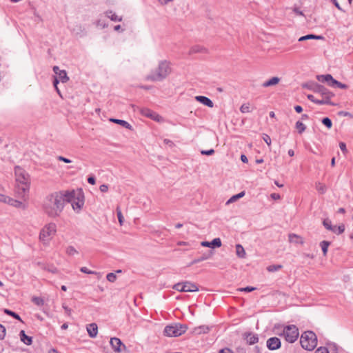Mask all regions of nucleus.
I'll return each instance as SVG.
<instances>
[{"label": "nucleus", "mask_w": 353, "mask_h": 353, "mask_svg": "<svg viewBox=\"0 0 353 353\" xmlns=\"http://www.w3.org/2000/svg\"><path fill=\"white\" fill-rule=\"evenodd\" d=\"M323 223L327 230L330 231L333 230L334 226L332 225L331 221L329 219H325Z\"/></svg>", "instance_id": "nucleus-41"}, {"label": "nucleus", "mask_w": 353, "mask_h": 353, "mask_svg": "<svg viewBox=\"0 0 353 353\" xmlns=\"http://www.w3.org/2000/svg\"><path fill=\"white\" fill-rule=\"evenodd\" d=\"M344 230H345V226H344V225L342 224L339 226L334 225L332 232L337 234H342L344 232Z\"/></svg>", "instance_id": "nucleus-35"}, {"label": "nucleus", "mask_w": 353, "mask_h": 353, "mask_svg": "<svg viewBox=\"0 0 353 353\" xmlns=\"http://www.w3.org/2000/svg\"><path fill=\"white\" fill-rule=\"evenodd\" d=\"M267 347L270 350H275L281 347V341L277 337H272L267 341Z\"/></svg>", "instance_id": "nucleus-12"}, {"label": "nucleus", "mask_w": 353, "mask_h": 353, "mask_svg": "<svg viewBox=\"0 0 353 353\" xmlns=\"http://www.w3.org/2000/svg\"><path fill=\"white\" fill-rule=\"evenodd\" d=\"M295 127L299 134H302L306 129L305 125L300 121H296Z\"/></svg>", "instance_id": "nucleus-32"}, {"label": "nucleus", "mask_w": 353, "mask_h": 353, "mask_svg": "<svg viewBox=\"0 0 353 353\" xmlns=\"http://www.w3.org/2000/svg\"><path fill=\"white\" fill-rule=\"evenodd\" d=\"M183 292H197L199 290L197 285L194 283L190 281H185L183 282Z\"/></svg>", "instance_id": "nucleus-15"}, {"label": "nucleus", "mask_w": 353, "mask_h": 353, "mask_svg": "<svg viewBox=\"0 0 353 353\" xmlns=\"http://www.w3.org/2000/svg\"><path fill=\"white\" fill-rule=\"evenodd\" d=\"M172 72L170 62L161 61L158 66L146 77V79L151 81H161L167 78Z\"/></svg>", "instance_id": "nucleus-2"}, {"label": "nucleus", "mask_w": 353, "mask_h": 353, "mask_svg": "<svg viewBox=\"0 0 353 353\" xmlns=\"http://www.w3.org/2000/svg\"><path fill=\"white\" fill-rule=\"evenodd\" d=\"M271 198L274 200H279L281 199V196L279 194L277 193H272L271 194Z\"/></svg>", "instance_id": "nucleus-61"}, {"label": "nucleus", "mask_w": 353, "mask_h": 353, "mask_svg": "<svg viewBox=\"0 0 353 353\" xmlns=\"http://www.w3.org/2000/svg\"><path fill=\"white\" fill-rule=\"evenodd\" d=\"M240 110L242 113H248L250 112V107L249 103H244L243 104Z\"/></svg>", "instance_id": "nucleus-40"}, {"label": "nucleus", "mask_w": 353, "mask_h": 353, "mask_svg": "<svg viewBox=\"0 0 353 353\" xmlns=\"http://www.w3.org/2000/svg\"><path fill=\"white\" fill-rule=\"evenodd\" d=\"M195 99L203 103V105L209 107V108H212L214 106V103L208 97H204V96H196L195 97Z\"/></svg>", "instance_id": "nucleus-18"}, {"label": "nucleus", "mask_w": 353, "mask_h": 353, "mask_svg": "<svg viewBox=\"0 0 353 353\" xmlns=\"http://www.w3.org/2000/svg\"><path fill=\"white\" fill-rule=\"evenodd\" d=\"M58 160L61 161H63V162H65L66 163H69L71 162V160L67 159V158H65L63 157H61V156H59L57 157Z\"/></svg>", "instance_id": "nucleus-60"}, {"label": "nucleus", "mask_w": 353, "mask_h": 353, "mask_svg": "<svg viewBox=\"0 0 353 353\" xmlns=\"http://www.w3.org/2000/svg\"><path fill=\"white\" fill-rule=\"evenodd\" d=\"M68 193L71 194L72 196H70V199H65V202L71 203L73 210L79 212L84 204L83 196L79 193L77 196L74 191H68Z\"/></svg>", "instance_id": "nucleus-8"}, {"label": "nucleus", "mask_w": 353, "mask_h": 353, "mask_svg": "<svg viewBox=\"0 0 353 353\" xmlns=\"http://www.w3.org/2000/svg\"><path fill=\"white\" fill-rule=\"evenodd\" d=\"M315 188L320 194H324L327 190L326 185L321 182L316 183Z\"/></svg>", "instance_id": "nucleus-29"}, {"label": "nucleus", "mask_w": 353, "mask_h": 353, "mask_svg": "<svg viewBox=\"0 0 353 353\" xmlns=\"http://www.w3.org/2000/svg\"><path fill=\"white\" fill-rule=\"evenodd\" d=\"M99 190L102 192H106L108 190V186L106 184L101 185L99 187Z\"/></svg>", "instance_id": "nucleus-57"}, {"label": "nucleus", "mask_w": 353, "mask_h": 353, "mask_svg": "<svg viewBox=\"0 0 353 353\" xmlns=\"http://www.w3.org/2000/svg\"><path fill=\"white\" fill-rule=\"evenodd\" d=\"M173 288L179 292H183V283H178L173 286Z\"/></svg>", "instance_id": "nucleus-51"}, {"label": "nucleus", "mask_w": 353, "mask_h": 353, "mask_svg": "<svg viewBox=\"0 0 353 353\" xmlns=\"http://www.w3.org/2000/svg\"><path fill=\"white\" fill-rule=\"evenodd\" d=\"M107 280L111 283H113L117 279V276L114 273H108L106 276Z\"/></svg>", "instance_id": "nucleus-45"}, {"label": "nucleus", "mask_w": 353, "mask_h": 353, "mask_svg": "<svg viewBox=\"0 0 353 353\" xmlns=\"http://www.w3.org/2000/svg\"><path fill=\"white\" fill-rule=\"evenodd\" d=\"M110 343L112 348L114 350L115 352H121L123 349H126L125 345L121 342V341L119 338H111Z\"/></svg>", "instance_id": "nucleus-10"}, {"label": "nucleus", "mask_w": 353, "mask_h": 353, "mask_svg": "<svg viewBox=\"0 0 353 353\" xmlns=\"http://www.w3.org/2000/svg\"><path fill=\"white\" fill-rule=\"evenodd\" d=\"M330 245V242L327 241H323L320 243V246L322 249V252L324 256L327 255L328 247Z\"/></svg>", "instance_id": "nucleus-30"}, {"label": "nucleus", "mask_w": 353, "mask_h": 353, "mask_svg": "<svg viewBox=\"0 0 353 353\" xmlns=\"http://www.w3.org/2000/svg\"><path fill=\"white\" fill-rule=\"evenodd\" d=\"M87 331L91 338L96 337L98 333L97 325L94 323L89 324L87 326Z\"/></svg>", "instance_id": "nucleus-17"}, {"label": "nucleus", "mask_w": 353, "mask_h": 353, "mask_svg": "<svg viewBox=\"0 0 353 353\" xmlns=\"http://www.w3.org/2000/svg\"><path fill=\"white\" fill-rule=\"evenodd\" d=\"M6 334V329L5 327L0 324V339H3Z\"/></svg>", "instance_id": "nucleus-53"}, {"label": "nucleus", "mask_w": 353, "mask_h": 353, "mask_svg": "<svg viewBox=\"0 0 353 353\" xmlns=\"http://www.w3.org/2000/svg\"><path fill=\"white\" fill-rule=\"evenodd\" d=\"M7 204L10 205L12 206L16 207V208H21L23 206V203L21 201H19L17 200H15L12 198H10L8 196L7 200Z\"/></svg>", "instance_id": "nucleus-26"}, {"label": "nucleus", "mask_w": 353, "mask_h": 353, "mask_svg": "<svg viewBox=\"0 0 353 353\" xmlns=\"http://www.w3.org/2000/svg\"><path fill=\"white\" fill-rule=\"evenodd\" d=\"M57 77H57V78L58 79L59 81H61L63 83H65L69 80V78L67 75L65 70H62L61 72H59Z\"/></svg>", "instance_id": "nucleus-28"}, {"label": "nucleus", "mask_w": 353, "mask_h": 353, "mask_svg": "<svg viewBox=\"0 0 353 353\" xmlns=\"http://www.w3.org/2000/svg\"><path fill=\"white\" fill-rule=\"evenodd\" d=\"M20 338L22 342H23L26 345H31L32 343V337L28 336L26 334L25 332L23 330H21L20 332Z\"/></svg>", "instance_id": "nucleus-21"}, {"label": "nucleus", "mask_w": 353, "mask_h": 353, "mask_svg": "<svg viewBox=\"0 0 353 353\" xmlns=\"http://www.w3.org/2000/svg\"><path fill=\"white\" fill-rule=\"evenodd\" d=\"M201 245L203 247L208 248H219L221 246V241L219 238L214 239L211 242L202 241Z\"/></svg>", "instance_id": "nucleus-14"}, {"label": "nucleus", "mask_w": 353, "mask_h": 353, "mask_svg": "<svg viewBox=\"0 0 353 353\" xmlns=\"http://www.w3.org/2000/svg\"><path fill=\"white\" fill-rule=\"evenodd\" d=\"M245 195V192L243 191L237 194L232 196L227 202L226 204L228 205L231 203L236 201L239 199L242 198Z\"/></svg>", "instance_id": "nucleus-31"}, {"label": "nucleus", "mask_w": 353, "mask_h": 353, "mask_svg": "<svg viewBox=\"0 0 353 353\" xmlns=\"http://www.w3.org/2000/svg\"><path fill=\"white\" fill-rule=\"evenodd\" d=\"M110 121L113 123L119 124V125L125 127L127 129H130V130L132 129L131 125L124 120L117 119H110Z\"/></svg>", "instance_id": "nucleus-23"}, {"label": "nucleus", "mask_w": 353, "mask_h": 353, "mask_svg": "<svg viewBox=\"0 0 353 353\" xmlns=\"http://www.w3.org/2000/svg\"><path fill=\"white\" fill-rule=\"evenodd\" d=\"M4 312L6 314H7L14 317V319L21 321V319L20 316L17 313H15V312H12L11 310H9L8 309H5L4 310Z\"/></svg>", "instance_id": "nucleus-38"}, {"label": "nucleus", "mask_w": 353, "mask_h": 353, "mask_svg": "<svg viewBox=\"0 0 353 353\" xmlns=\"http://www.w3.org/2000/svg\"><path fill=\"white\" fill-rule=\"evenodd\" d=\"M315 103L316 104H332L330 101V99H327L325 98H322V99H316Z\"/></svg>", "instance_id": "nucleus-44"}, {"label": "nucleus", "mask_w": 353, "mask_h": 353, "mask_svg": "<svg viewBox=\"0 0 353 353\" xmlns=\"http://www.w3.org/2000/svg\"><path fill=\"white\" fill-rule=\"evenodd\" d=\"M314 92L321 95L322 98L331 99L334 94L321 85H317L314 88Z\"/></svg>", "instance_id": "nucleus-11"}, {"label": "nucleus", "mask_w": 353, "mask_h": 353, "mask_svg": "<svg viewBox=\"0 0 353 353\" xmlns=\"http://www.w3.org/2000/svg\"><path fill=\"white\" fill-rule=\"evenodd\" d=\"M339 147H340V149L341 150V151L345 154L347 153V148H346V145L345 143L343 142H341L339 143Z\"/></svg>", "instance_id": "nucleus-52"}, {"label": "nucleus", "mask_w": 353, "mask_h": 353, "mask_svg": "<svg viewBox=\"0 0 353 353\" xmlns=\"http://www.w3.org/2000/svg\"><path fill=\"white\" fill-rule=\"evenodd\" d=\"M255 289V288L248 286L245 288H239L238 290L241 292H250L254 291Z\"/></svg>", "instance_id": "nucleus-49"}, {"label": "nucleus", "mask_w": 353, "mask_h": 353, "mask_svg": "<svg viewBox=\"0 0 353 353\" xmlns=\"http://www.w3.org/2000/svg\"><path fill=\"white\" fill-rule=\"evenodd\" d=\"M7 204L10 205L12 206L16 207V208H21L23 206V203L21 201H19L17 200H15L12 198H10L8 196L7 200Z\"/></svg>", "instance_id": "nucleus-27"}, {"label": "nucleus", "mask_w": 353, "mask_h": 353, "mask_svg": "<svg viewBox=\"0 0 353 353\" xmlns=\"http://www.w3.org/2000/svg\"><path fill=\"white\" fill-rule=\"evenodd\" d=\"M42 268H43L44 270H47V271H48V272H52V273H54V274H56V273H57V272H58V270H57V268H55V267H54V266H52V265H50V266H49V265H48V266H46V265H43Z\"/></svg>", "instance_id": "nucleus-43"}, {"label": "nucleus", "mask_w": 353, "mask_h": 353, "mask_svg": "<svg viewBox=\"0 0 353 353\" xmlns=\"http://www.w3.org/2000/svg\"><path fill=\"white\" fill-rule=\"evenodd\" d=\"M279 81H280V78H279L277 77H272L271 79H270L269 80L266 81L265 82H264L262 85L264 88L273 86V85L278 84L279 83Z\"/></svg>", "instance_id": "nucleus-20"}, {"label": "nucleus", "mask_w": 353, "mask_h": 353, "mask_svg": "<svg viewBox=\"0 0 353 353\" xmlns=\"http://www.w3.org/2000/svg\"><path fill=\"white\" fill-rule=\"evenodd\" d=\"M57 233V225L49 223L45 225L39 232V241L44 245H48Z\"/></svg>", "instance_id": "nucleus-4"}, {"label": "nucleus", "mask_w": 353, "mask_h": 353, "mask_svg": "<svg viewBox=\"0 0 353 353\" xmlns=\"http://www.w3.org/2000/svg\"><path fill=\"white\" fill-rule=\"evenodd\" d=\"M314 353H329V351L325 347H319L316 350Z\"/></svg>", "instance_id": "nucleus-50"}, {"label": "nucleus", "mask_w": 353, "mask_h": 353, "mask_svg": "<svg viewBox=\"0 0 353 353\" xmlns=\"http://www.w3.org/2000/svg\"><path fill=\"white\" fill-rule=\"evenodd\" d=\"M80 271L83 273L88 274H97V272H96L94 271L88 270L86 267L81 268Z\"/></svg>", "instance_id": "nucleus-47"}, {"label": "nucleus", "mask_w": 353, "mask_h": 353, "mask_svg": "<svg viewBox=\"0 0 353 353\" xmlns=\"http://www.w3.org/2000/svg\"><path fill=\"white\" fill-rule=\"evenodd\" d=\"M317 79L319 81L327 83L330 86L334 87L333 81H335L331 74L319 75Z\"/></svg>", "instance_id": "nucleus-16"}, {"label": "nucleus", "mask_w": 353, "mask_h": 353, "mask_svg": "<svg viewBox=\"0 0 353 353\" xmlns=\"http://www.w3.org/2000/svg\"><path fill=\"white\" fill-rule=\"evenodd\" d=\"M243 336L247 343L249 345H254L256 343L259 341L258 335L256 334L248 332L245 333Z\"/></svg>", "instance_id": "nucleus-13"}, {"label": "nucleus", "mask_w": 353, "mask_h": 353, "mask_svg": "<svg viewBox=\"0 0 353 353\" xmlns=\"http://www.w3.org/2000/svg\"><path fill=\"white\" fill-rule=\"evenodd\" d=\"M62 307L64 309V310H65V313L67 314V315L70 316L71 315V309L69 308L65 304H63Z\"/></svg>", "instance_id": "nucleus-59"}, {"label": "nucleus", "mask_w": 353, "mask_h": 353, "mask_svg": "<svg viewBox=\"0 0 353 353\" xmlns=\"http://www.w3.org/2000/svg\"><path fill=\"white\" fill-rule=\"evenodd\" d=\"M201 153L203 155H212L214 153V150L213 149H210L209 150H202Z\"/></svg>", "instance_id": "nucleus-54"}, {"label": "nucleus", "mask_w": 353, "mask_h": 353, "mask_svg": "<svg viewBox=\"0 0 353 353\" xmlns=\"http://www.w3.org/2000/svg\"><path fill=\"white\" fill-rule=\"evenodd\" d=\"M219 353H233L229 348H223L219 351Z\"/></svg>", "instance_id": "nucleus-63"}, {"label": "nucleus", "mask_w": 353, "mask_h": 353, "mask_svg": "<svg viewBox=\"0 0 353 353\" xmlns=\"http://www.w3.org/2000/svg\"><path fill=\"white\" fill-rule=\"evenodd\" d=\"M65 252L69 256H74L78 254L77 250L73 246H68L66 248Z\"/></svg>", "instance_id": "nucleus-37"}, {"label": "nucleus", "mask_w": 353, "mask_h": 353, "mask_svg": "<svg viewBox=\"0 0 353 353\" xmlns=\"http://www.w3.org/2000/svg\"><path fill=\"white\" fill-rule=\"evenodd\" d=\"M333 83H334V86H336L339 88H341V89H346L347 88V85H345V84H343L336 80L334 81H333Z\"/></svg>", "instance_id": "nucleus-46"}, {"label": "nucleus", "mask_w": 353, "mask_h": 353, "mask_svg": "<svg viewBox=\"0 0 353 353\" xmlns=\"http://www.w3.org/2000/svg\"><path fill=\"white\" fill-rule=\"evenodd\" d=\"M203 50H205V49L201 46H193L191 49H190V53H197V52H203Z\"/></svg>", "instance_id": "nucleus-42"}, {"label": "nucleus", "mask_w": 353, "mask_h": 353, "mask_svg": "<svg viewBox=\"0 0 353 353\" xmlns=\"http://www.w3.org/2000/svg\"><path fill=\"white\" fill-rule=\"evenodd\" d=\"M117 218L119 220V225H122L123 224L124 218L123 216L121 210L119 207L117 208Z\"/></svg>", "instance_id": "nucleus-36"}, {"label": "nucleus", "mask_w": 353, "mask_h": 353, "mask_svg": "<svg viewBox=\"0 0 353 353\" xmlns=\"http://www.w3.org/2000/svg\"><path fill=\"white\" fill-rule=\"evenodd\" d=\"M105 15L113 21H121L122 18L117 15L112 10H108L105 12Z\"/></svg>", "instance_id": "nucleus-25"}, {"label": "nucleus", "mask_w": 353, "mask_h": 353, "mask_svg": "<svg viewBox=\"0 0 353 353\" xmlns=\"http://www.w3.org/2000/svg\"><path fill=\"white\" fill-rule=\"evenodd\" d=\"M209 331V327L205 325L199 326L194 328V332L196 334L206 333Z\"/></svg>", "instance_id": "nucleus-33"}, {"label": "nucleus", "mask_w": 353, "mask_h": 353, "mask_svg": "<svg viewBox=\"0 0 353 353\" xmlns=\"http://www.w3.org/2000/svg\"><path fill=\"white\" fill-rule=\"evenodd\" d=\"M14 174L18 188L25 194L29 190L30 178L26 172L19 166L14 168Z\"/></svg>", "instance_id": "nucleus-3"}, {"label": "nucleus", "mask_w": 353, "mask_h": 353, "mask_svg": "<svg viewBox=\"0 0 353 353\" xmlns=\"http://www.w3.org/2000/svg\"><path fill=\"white\" fill-rule=\"evenodd\" d=\"M263 140L268 145H271V139L268 134H264Z\"/></svg>", "instance_id": "nucleus-55"}, {"label": "nucleus", "mask_w": 353, "mask_h": 353, "mask_svg": "<svg viewBox=\"0 0 353 353\" xmlns=\"http://www.w3.org/2000/svg\"><path fill=\"white\" fill-rule=\"evenodd\" d=\"M59 83V80L57 77L54 78V82H53V84H54V86L57 92V93L61 95V92L57 87V84Z\"/></svg>", "instance_id": "nucleus-56"}, {"label": "nucleus", "mask_w": 353, "mask_h": 353, "mask_svg": "<svg viewBox=\"0 0 353 353\" xmlns=\"http://www.w3.org/2000/svg\"><path fill=\"white\" fill-rule=\"evenodd\" d=\"M300 343L302 347L306 350L312 351L317 345V337L312 331L304 332L300 338Z\"/></svg>", "instance_id": "nucleus-5"}, {"label": "nucleus", "mask_w": 353, "mask_h": 353, "mask_svg": "<svg viewBox=\"0 0 353 353\" xmlns=\"http://www.w3.org/2000/svg\"><path fill=\"white\" fill-rule=\"evenodd\" d=\"M88 182L90 184H92V185L95 184V179H94V177H93V176H90V177L88 179Z\"/></svg>", "instance_id": "nucleus-64"}, {"label": "nucleus", "mask_w": 353, "mask_h": 353, "mask_svg": "<svg viewBox=\"0 0 353 353\" xmlns=\"http://www.w3.org/2000/svg\"><path fill=\"white\" fill-rule=\"evenodd\" d=\"M289 241L295 244H303L304 241L302 237L295 234H290L288 236Z\"/></svg>", "instance_id": "nucleus-19"}, {"label": "nucleus", "mask_w": 353, "mask_h": 353, "mask_svg": "<svg viewBox=\"0 0 353 353\" xmlns=\"http://www.w3.org/2000/svg\"><path fill=\"white\" fill-rule=\"evenodd\" d=\"M68 191L57 192L48 196L43 204L45 213L52 218L59 216L63 210L65 199H70Z\"/></svg>", "instance_id": "nucleus-1"}, {"label": "nucleus", "mask_w": 353, "mask_h": 353, "mask_svg": "<svg viewBox=\"0 0 353 353\" xmlns=\"http://www.w3.org/2000/svg\"><path fill=\"white\" fill-rule=\"evenodd\" d=\"M8 196L3 194H0V202L6 203Z\"/></svg>", "instance_id": "nucleus-58"}, {"label": "nucleus", "mask_w": 353, "mask_h": 353, "mask_svg": "<svg viewBox=\"0 0 353 353\" xmlns=\"http://www.w3.org/2000/svg\"><path fill=\"white\" fill-rule=\"evenodd\" d=\"M293 12L296 14H298V15H301V16H303V13L302 11L299 10V8H294L293 9Z\"/></svg>", "instance_id": "nucleus-62"}, {"label": "nucleus", "mask_w": 353, "mask_h": 353, "mask_svg": "<svg viewBox=\"0 0 353 353\" xmlns=\"http://www.w3.org/2000/svg\"><path fill=\"white\" fill-rule=\"evenodd\" d=\"M32 301L38 306H42L44 304V300L41 297L34 296Z\"/></svg>", "instance_id": "nucleus-34"}, {"label": "nucleus", "mask_w": 353, "mask_h": 353, "mask_svg": "<svg viewBox=\"0 0 353 353\" xmlns=\"http://www.w3.org/2000/svg\"><path fill=\"white\" fill-rule=\"evenodd\" d=\"M308 39H317L321 40L323 39V37L321 35H314V34H307L305 36L301 37L299 39V41H303Z\"/></svg>", "instance_id": "nucleus-22"}, {"label": "nucleus", "mask_w": 353, "mask_h": 353, "mask_svg": "<svg viewBox=\"0 0 353 353\" xmlns=\"http://www.w3.org/2000/svg\"><path fill=\"white\" fill-rule=\"evenodd\" d=\"M188 327L186 325L176 323L174 325H167L163 331L165 336L169 337L179 336L187 330Z\"/></svg>", "instance_id": "nucleus-6"}, {"label": "nucleus", "mask_w": 353, "mask_h": 353, "mask_svg": "<svg viewBox=\"0 0 353 353\" xmlns=\"http://www.w3.org/2000/svg\"><path fill=\"white\" fill-rule=\"evenodd\" d=\"M282 268L281 265H270L268 267V270L269 272H274L280 270Z\"/></svg>", "instance_id": "nucleus-48"}, {"label": "nucleus", "mask_w": 353, "mask_h": 353, "mask_svg": "<svg viewBox=\"0 0 353 353\" xmlns=\"http://www.w3.org/2000/svg\"><path fill=\"white\" fill-rule=\"evenodd\" d=\"M299 335L298 328L294 325H288L284 327L281 336L289 343H294L296 341Z\"/></svg>", "instance_id": "nucleus-7"}, {"label": "nucleus", "mask_w": 353, "mask_h": 353, "mask_svg": "<svg viewBox=\"0 0 353 353\" xmlns=\"http://www.w3.org/2000/svg\"><path fill=\"white\" fill-rule=\"evenodd\" d=\"M236 255L239 258H242V259L245 258V255H246V253H245V251L243 247L240 244H237L236 245Z\"/></svg>", "instance_id": "nucleus-24"}, {"label": "nucleus", "mask_w": 353, "mask_h": 353, "mask_svg": "<svg viewBox=\"0 0 353 353\" xmlns=\"http://www.w3.org/2000/svg\"><path fill=\"white\" fill-rule=\"evenodd\" d=\"M322 123L325 125L328 129H330L332 126V122L328 117H325L322 119Z\"/></svg>", "instance_id": "nucleus-39"}, {"label": "nucleus", "mask_w": 353, "mask_h": 353, "mask_svg": "<svg viewBox=\"0 0 353 353\" xmlns=\"http://www.w3.org/2000/svg\"><path fill=\"white\" fill-rule=\"evenodd\" d=\"M139 112L146 117H148L154 121L161 122L163 121V118L156 113L155 112H153L149 108H142L139 109Z\"/></svg>", "instance_id": "nucleus-9"}]
</instances>
